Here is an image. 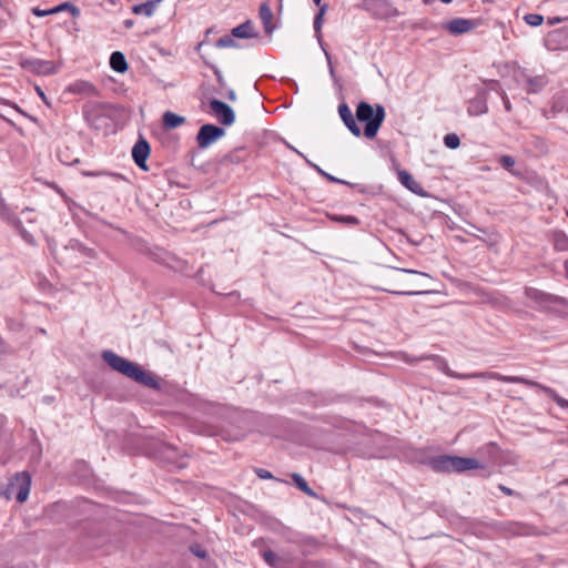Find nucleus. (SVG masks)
Masks as SVG:
<instances>
[{
    "label": "nucleus",
    "instance_id": "f257e3e1",
    "mask_svg": "<svg viewBox=\"0 0 568 568\" xmlns=\"http://www.w3.org/2000/svg\"><path fill=\"white\" fill-rule=\"evenodd\" d=\"M436 359L438 362V368L443 371L447 376L457 378V379H470V378H479V379H497L505 383H519L524 384L530 387H536L545 392L547 395H549L560 407H568V400L560 397L552 388L544 386L537 382L530 381L528 378L521 377V376H505L500 375L496 372H477V373H470V374H460L452 371L447 363L443 359H440L438 356L435 355H425L417 361H425V359Z\"/></svg>",
    "mask_w": 568,
    "mask_h": 568
},
{
    "label": "nucleus",
    "instance_id": "f03ea898",
    "mask_svg": "<svg viewBox=\"0 0 568 568\" xmlns=\"http://www.w3.org/2000/svg\"><path fill=\"white\" fill-rule=\"evenodd\" d=\"M105 363L114 371L150 388H159V382L151 374L142 369L136 363L130 362L112 351H104L102 354Z\"/></svg>",
    "mask_w": 568,
    "mask_h": 568
},
{
    "label": "nucleus",
    "instance_id": "7ed1b4c3",
    "mask_svg": "<svg viewBox=\"0 0 568 568\" xmlns=\"http://www.w3.org/2000/svg\"><path fill=\"white\" fill-rule=\"evenodd\" d=\"M385 109L377 104L373 108L367 102H359L356 109V118L361 122H365L364 135L367 139H374L385 119Z\"/></svg>",
    "mask_w": 568,
    "mask_h": 568
},
{
    "label": "nucleus",
    "instance_id": "20e7f679",
    "mask_svg": "<svg viewBox=\"0 0 568 568\" xmlns=\"http://www.w3.org/2000/svg\"><path fill=\"white\" fill-rule=\"evenodd\" d=\"M31 488V476L27 471L17 473L11 479L8 491L9 494H16L18 503H24L30 494Z\"/></svg>",
    "mask_w": 568,
    "mask_h": 568
},
{
    "label": "nucleus",
    "instance_id": "39448f33",
    "mask_svg": "<svg viewBox=\"0 0 568 568\" xmlns=\"http://www.w3.org/2000/svg\"><path fill=\"white\" fill-rule=\"evenodd\" d=\"M20 65L37 75H51L59 71L60 65L48 60L23 59Z\"/></svg>",
    "mask_w": 568,
    "mask_h": 568
},
{
    "label": "nucleus",
    "instance_id": "423d86ee",
    "mask_svg": "<svg viewBox=\"0 0 568 568\" xmlns=\"http://www.w3.org/2000/svg\"><path fill=\"white\" fill-rule=\"evenodd\" d=\"M225 135V130L214 124H204L200 128L196 142L200 149H207Z\"/></svg>",
    "mask_w": 568,
    "mask_h": 568
},
{
    "label": "nucleus",
    "instance_id": "0eeeda50",
    "mask_svg": "<svg viewBox=\"0 0 568 568\" xmlns=\"http://www.w3.org/2000/svg\"><path fill=\"white\" fill-rule=\"evenodd\" d=\"M210 108L221 124L232 125L234 123L235 113L225 102L213 99L210 101Z\"/></svg>",
    "mask_w": 568,
    "mask_h": 568
},
{
    "label": "nucleus",
    "instance_id": "6e6552de",
    "mask_svg": "<svg viewBox=\"0 0 568 568\" xmlns=\"http://www.w3.org/2000/svg\"><path fill=\"white\" fill-rule=\"evenodd\" d=\"M487 90L478 89L476 95L468 101L467 112L470 116H478L487 113Z\"/></svg>",
    "mask_w": 568,
    "mask_h": 568
},
{
    "label": "nucleus",
    "instance_id": "1a4fd4ad",
    "mask_svg": "<svg viewBox=\"0 0 568 568\" xmlns=\"http://www.w3.org/2000/svg\"><path fill=\"white\" fill-rule=\"evenodd\" d=\"M149 155H150L149 143L144 139L139 140L132 149V158H133L135 164L144 171L148 170L146 160H148Z\"/></svg>",
    "mask_w": 568,
    "mask_h": 568
},
{
    "label": "nucleus",
    "instance_id": "9d476101",
    "mask_svg": "<svg viewBox=\"0 0 568 568\" xmlns=\"http://www.w3.org/2000/svg\"><path fill=\"white\" fill-rule=\"evenodd\" d=\"M444 28L454 36L464 34L475 28V22L466 18H455L444 24Z\"/></svg>",
    "mask_w": 568,
    "mask_h": 568
},
{
    "label": "nucleus",
    "instance_id": "9b49d317",
    "mask_svg": "<svg viewBox=\"0 0 568 568\" xmlns=\"http://www.w3.org/2000/svg\"><path fill=\"white\" fill-rule=\"evenodd\" d=\"M68 92L85 97H97L100 93L98 88L93 83L85 80H77L73 83H71L68 87Z\"/></svg>",
    "mask_w": 568,
    "mask_h": 568
},
{
    "label": "nucleus",
    "instance_id": "f8f14e48",
    "mask_svg": "<svg viewBox=\"0 0 568 568\" xmlns=\"http://www.w3.org/2000/svg\"><path fill=\"white\" fill-rule=\"evenodd\" d=\"M338 114L341 119L343 120L344 124L347 126V129L355 135L361 136L362 131L361 128L357 125L353 113L347 104L342 103L338 106Z\"/></svg>",
    "mask_w": 568,
    "mask_h": 568
},
{
    "label": "nucleus",
    "instance_id": "ddd939ff",
    "mask_svg": "<svg viewBox=\"0 0 568 568\" xmlns=\"http://www.w3.org/2000/svg\"><path fill=\"white\" fill-rule=\"evenodd\" d=\"M398 180L410 192H413L417 195H422V196H424L426 194L423 186L407 171H405V170L399 171Z\"/></svg>",
    "mask_w": 568,
    "mask_h": 568
},
{
    "label": "nucleus",
    "instance_id": "4468645a",
    "mask_svg": "<svg viewBox=\"0 0 568 568\" xmlns=\"http://www.w3.org/2000/svg\"><path fill=\"white\" fill-rule=\"evenodd\" d=\"M257 33L255 32L254 26L251 21H246L235 28L232 29V37L239 39H250L255 38Z\"/></svg>",
    "mask_w": 568,
    "mask_h": 568
},
{
    "label": "nucleus",
    "instance_id": "2eb2a0df",
    "mask_svg": "<svg viewBox=\"0 0 568 568\" xmlns=\"http://www.w3.org/2000/svg\"><path fill=\"white\" fill-rule=\"evenodd\" d=\"M480 468L477 459L455 456L454 471H465Z\"/></svg>",
    "mask_w": 568,
    "mask_h": 568
},
{
    "label": "nucleus",
    "instance_id": "dca6fc26",
    "mask_svg": "<svg viewBox=\"0 0 568 568\" xmlns=\"http://www.w3.org/2000/svg\"><path fill=\"white\" fill-rule=\"evenodd\" d=\"M260 18L263 22L264 30L266 33H272L275 29L273 21V12L267 3H262L260 7Z\"/></svg>",
    "mask_w": 568,
    "mask_h": 568
},
{
    "label": "nucleus",
    "instance_id": "f3484780",
    "mask_svg": "<svg viewBox=\"0 0 568 568\" xmlns=\"http://www.w3.org/2000/svg\"><path fill=\"white\" fill-rule=\"evenodd\" d=\"M0 217L16 229H22V222L10 211L4 200L0 196Z\"/></svg>",
    "mask_w": 568,
    "mask_h": 568
},
{
    "label": "nucleus",
    "instance_id": "a211bd4d",
    "mask_svg": "<svg viewBox=\"0 0 568 568\" xmlns=\"http://www.w3.org/2000/svg\"><path fill=\"white\" fill-rule=\"evenodd\" d=\"M455 456H439L433 460V467L437 471L453 473Z\"/></svg>",
    "mask_w": 568,
    "mask_h": 568
},
{
    "label": "nucleus",
    "instance_id": "6ab92c4d",
    "mask_svg": "<svg viewBox=\"0 0 568 568\" xmlns=\"http://www.w3.org/2000/svg\"><path fill=\"white\" fill-rule=\"evenodd\" d=\"M110 67L113 71L124 73L128 70V62L122 52L115 51L110 57Z\"/></svg>",
    "mask_w": 568,
    "mask_h": 568
},
{
    "label": "nucleus",
    "instance_id": "aec40b11",
    "mask_svg": "<svg viewBox=\"0 0 568 568\" xmlns=\"http://www.w3.org/2000/svg\"><path fill=\"white\" fill-rule=\"evenodd\" d=\"M160 2H161V0H151V1H148L144 3L134 4L132 7V12L135 14H143L145 17H151L154 13L158 3H160Z\"/></svg>",
    "mask_w": 568,
    "mask_h": 568
},
{
    "label": "nucleus",
    "instance_id": "412c9836",
    "mask_svg": "<svg viewBox=\"0 0 568 568\" xmlns=\"http://www.w3.org/2000/svg\"><path fill=\"white\" fill-rule=\"evenodd\" d=\"M185 122V118L175 114L171 111H166L163 114V125L165 129H175Z\"/></svg>",
    "mask_w": 568,
    "mask_h": 568
},
{
    "label": "nucleus",
    "instance_id": "4be33fe9",
    "mask_svg": "<svg viewBox=\"0 0 568 568\" xmlns=\"http://www.w3.org/2000/svg\"><path fill=\"white\" fill-rule=\"evenodd\" d=\"M314 4L318 7V13L315 16L314 19V30L316 36L320 38L321 36V29L323 23V17L325 12L327 11V4L322 3V0H313Z\"/></svg>",
    "mask_w": 568,
    "mask_h": 568
},
{
    "label": "nucleus",
    "instance_id": "5701e85b",
    "mask_svg": "<svg viewBox=\"0 0 568 568\" xmlns=\"http://www.w3.org/2000/svg\"><path fill=\"white\" fill-rule=\"evenodd\" d=\"M292 478H293L294 483L296 484V486L298 487V489H301L303 493H305L306 495H308L311 497L315 496V493L313 491V489L308 486L306 480L300 474L294 473L292 475Z\"/></svg>",
    "mask_w": 568,
    "mask_h": 568
},
{
    "label": "nucleus",
    "instance_id": "b1692460",
    "mask_svg": "<svg viewBox=\"0 0 568 568\" xmlns=\"http://www.w3.org/2000/svg\"><path fill=\"white\" fill-rule=\"evenodd\" d=\"M554 245L558 251H568V236L562 232L554 234Z\"/></svg>",
    "mask_w": 568,
    "mask_h": 568
},
{
    "label": "nucleus",
    "instance_id": "393cba45",
    "mask_svg": "<svg viewBox=\"0 0 568 568\" xmlns=\"http://www.w3.org/2000/svg\"><path fill=\"white\" fill-rule=\"evenodd\" d=\"M526 295L528 298L536 301L538 303L548 302V295L536 288H526Z\"/></svg>",
    "mask_w": 568,
    "mask_h": 568
},
{
    "label": "nucleus",
    "instance_id": "a878e982",
    "mask_svg": "<svg viewBox=\"0 0 568 568\" xmlns=\"http://www.w3.org/2000/svg\"><path fill=\"white\" fill-rule=\"evenodd\" d=\"M264 560L272 567L280 568L282 566V559L271 550H265L262 554Z\"/></svg>",
    "mask_w": 568,
    "mask_h": 568
},
{
    "label": "nucleus",
    "instance_id": "bb28decb",
    "mask_svg": "<svg viewBox=\"0 0 568 568\" xmlns=\"http://www.w3.org/2000/svg\"><path fill=\"white\" fill-rule=\"evenodd\" d=\"M331 220L347 224V225H357L359 223L358 219L353 215H331Z\"/></svg>",
    "mask_w": 568,
    "mask_h": 568
},
{
    "label": "nucleus",
    "instance_id": "cd10ccee",
    "mask_svg": "<svg viewBox=\"0 0 568 568\" xmlns=\"http://www.w3.org/2000/svg\"><path fill=\"white\" fill-rule=\"evenodd\" d=\"M444 144L448 149H457L460 145V139L455 133H449L444 136Z\"/></svg>",
    "mask_w": 568,
    "mask_h": 568
},
{
    "label": "nucleus",
    "instance_id": "c85d7f7f",
    "mask_svg": "<svg viewBox=\"0 0 568 568\" xmlns=\"http://www.w3.org/2000/svg\"><path fill=\"white\" fill-rule=\"evenodd\" d=\"M524 20L531 27H538L544 22V17L537 13H528L524 17Z\"/></svg>",
    "mask_w": 568,
    "mask_h": 568
},
{
    "label": "nucleus",
    "instance_id": "c756f323",
    "mask_svg": "<svg viewBox=\"0 0 568 568\" xmlns=\"http://www.w3.org/2000/svg\"><path fill=\"white\" fill-rule=\"evenodd\" d=\"M490 84L493 85L491 89L497 91L500 94L503 102H504L505 110L507 112H510L513 108H511V103H510L508 97L506 95V93L504 91L499 90L498 83L496 81H490Z\"/></svg>",
    "mask_w": 568,
    "mask_h": 568
},
{
    "label": "nucleus",
    "instance_id": "7c9ffc66",
    "mask_svg": "<svg viewBox=\"0 0 568 568\" xmlns=\"http://www.w3.org/2000/svg\"><path fill=\"white\" fill-rule=\"evenodd\" d=\"M216 47L217 48H235V47H237V44L232 37L225 36V37L220 38L216 41Z\"/></svg>",
    "mask_w": 568,
    "mask_h": 568
},
{
    "label": "nucleus",
    "instance_id": "2f4dec72",
    "mask_svg": "<svg viewBox=\"0 0 568 568\" xmlns=\"http://www.w3.org/2000/svg\"><path fill=\"white\" fill-rule=\"evenodd\" d=\"M499 163L507 170H510L515 165V159L511 155H501Z\"/></svg>",
    "mask_w": 568,
    "mask_h": 568
},
{
    "label": "nucleus",
    "instance_id": "473e14b6",
    "mask_svg": "<svg viewBox=\"0 0 568 568\" xmlns=\"http://www.w3.org/2000/svg\"><path fill=\"white\" fill-rule=\"evenodd\" d=\"M53 9H59V12H61L63 10H70L72 16H78L79 14V9L77 7L70 4L69 2H64L62 4H59V6L54 7Z\"/></svg>",
    "mask_w": 568,
    "mask_h": 568
},
{
    "label": "nucleus",
    "instance_id": "72a5a7b5",
    "mask_svg": "<svg viewBox=\"0 0 568 568\" xmlns=\"http://www.w3.org/2000/svg\"><path fill=\"white\" fill-rule=\"evenodd\" d=\"M99 106H100V104H98V103H90V104H87V105L84 106L83 114H84L85 120H87L89 123H92V120H91V112H92L94 109H98Z\"/></svg>",
    "mask_w": 568,
    "mask_h": 568
},
{
    "label": "nucleus",
    "instance_id": "f704fd0d",
    "mask_svg": "<svg viewBox=\"0 0 568 568\" xmlns=\"http://www.w3.org/2000/svg\"><path fill=\"white\" fill-rule=\"evenodd\" d=\"M59 12V9H49V10H41L39 8H33L32 9V13L37 17H45V16H49V14H54V13H58Z\"/></svg>",
    "mask_w": 568,
    "mask_h": 568
},
{
    "label": "nucleus",
    "instance_id": "c9c22d12",
    "mask_svg": "<svg viewBox=\"0 0 568 568\" xmlns=\"http://www.w3.org/2000/svg\"><path fill=\"white\" fill-rule=\"evenodd\" d=\"M255 473L262 479H271V478H273L272 474L268 470L263 469V468L255 469Z\"/></svg>",
    "mask_w": 568,
    "mask_h": 568
},
{
    "label": "nucleus",
    "instance_id": "e433bc0d",
    "mask_svg": "<svg viewBox=\"0 0 568 568\" xmlns=\"http://www.w3.org/2000/svg\"><path fill=\"white\" fill-rule=\"evenodd\" d=\"M288 146H290V149H292L293 151H295L300 156H302L303 159H305V160H306V162L308 163V165H311L314 170H316V171L320 173V171H321L322 169H321L318 165H316L315 163H312L310 160H307V159L305 158V155H304L303 153H301L300 151H297L295 148H293V146H291V145H288Z\"/></svg>",
    "mask_w": 568,
    "mask_h": 568
},
{
    "label": "nucleus",
    "instance_id": "4c0bfd02",
    "mask_svg": "<svg viewBox=\"0 0 568 568\" xmlns=\"http://www.w3.org/2000/svg\"><path fill=\"white\" fill-rule=\"evenodd\" d=\"M16 230L21 234V236H22L27 242L32 243V241H33L32 235H31V234H29V233L24 230V227H23V226H22V229H16Z\"/></svg>",
    "mask_w": 568,
    "mask_h": 568
},
{
    "label": "nucleus",
    "instance_id": "58836bf2",
    "mask_svg": "<svg viewBox=\"0 0 568 568\" xmlns=\"http://www.w3.org/2000/svg\"><path fill=\"white\" fill-rule=\"evenodd\" d=\"M396 270L400 271V272H404V273L419 274V275H423V276H428L426 273L418 272V271H415V270H409V268H396Z\"/></svg>",
    "mask_w": 568,
    "mask_h": 568
},
{
    "label": "nucleus",
    "instance_id": "ea45409f",
    "mask_svg": "<svg viewBox=\"0 0 568 568\" xmlns=\"http://www.w3.org/2000/svg\"><path fill=\"white\" fill-rule=\"evenodd\" d=\"M325 178H326L328 181L334 182V183H343V184H345V183H346L345 181H343V180H341V179H337V178H335V176H333V175H331V174H328V173H327V174H325Z\"/></svg>",
    "mask_w": 568,
    "mask_h": 568
},
{
    "label": "nucleus",
    "instance_id": "a19ab883",
    "mask_svg": "<svg viewBox=\"0 0 568 568\" xmlns=\"http://www.w3.org/2000/svg\"><path fill=\"white\" fill-rule=\"evenodd\" d=\"M499 489L507 496H513L515 494L514 490L504 485H499Z\"/></svg>",
    "mask_w": 568,
    "mask_h": 568
},
{
    "label": "nucleus",
    "instance_id": "79ce46f5",
    "mask_svg": "<svg viewBox=\"0 0 568 568\" xmlns=\"http://www.w3.org/2000/svg\"><path fill=\"white\" fill-rule=\"evenodd\" d=\"M324 52H325V57H326L327 62H328L329 72H331L332 75H334V68H333L332 62H331V55H329V53L326 50H324Z\"/></svg>",
    "mask_w": 568,
    "mask_h": 568
},
{
    "label": "nucleus",
    "instance_id": "37998d69",
    "mask_svg": "<svg viewBox=\"0 0 568 568\" xmlns=\"http://www.w3.org/2000/svg\"><path fill=\"white\" fill-rule=\"evenodd\" d=\"M36 91H37V93L39 94V97L42 99V101H44V102L48 104L47 97H45L44 92L41 90V88H40V87H37V88H36Z\"/></svg>",
    "mask_w": 568,
    "mask_h": 568
},
{
    "label": "nucleus",
    "instance_id": "c03bdc74",
    "mask_svg": "<svg viewBox=\"0 0 568 568\" xmlns=\"http://www.w3.org/2000/svg\"><path fill=\"white\" fill-rule=\"evenodd\" d=\"M561 21H562V19H561V18H559V17H554V18H549V19H548V23H549L550 26H555V24H557V23H559V22H561Z\"/></svg>",
    "mask_w": 568,
    "mask_h": 568
},
{
    "label": "nucleus",
    "instance_id": "a18cd8bd",
    "mask_svg": "<svg viewBox=\"0 0 568 568\" xmlns=\"http://www.w3.org/2000/svg\"><path fill=\"white\" fill-rule=\"evenodd\" d=\"M124 27L128 28V29L132 28L133 27V21L132 20H125L124 21Z\"/></svg>",
    "mask_w": 568,
    "mask_h": 568
},
{
    "label": "nucleus",
    "instance_id": "49530a36",
    "mask_svg": "<svg viewBox=\"0 0 568 568\" xmlns=\"http://www.w3.org/2000/svg\"><path fill=\"white\" fill-rule=\"evenodd\" d=\"M194 554L197 556V557H201V558H204L205 557V552L204 551H194Z\"/></svg>",
    "mask_w": 568,
    "mask_h": 568
},
{
    "label": "nucleus",
    "instance_id": "de8ad7c7",
    "mask_svg": "<svg viewBox=\"0 0 568 568\" xmlns=\"http://www.w3.org/2000/svg\"><path fill=\"white\" fill-rule=\"evenodd\" d=\"M395 294H404V295H412L416 294V292H394Z\"/></svg>",
    "mask_w": 568,
    "mask_h": 568
},
{
    "label": "nucleus",
    "instance_id": "09e8293b",
    "mask_svg": "<svg viewBox=\"0 0 568 568\" xmlns=\"http://www.w3.org/2000/svg\"><path fill=\"white\" fill-rule=\"evenodd\" d=\"M554 108L557 110H561V106L558 105V101L555 102Z\"/></svg>",
    "mask_w": 568,
    "mask_h": 568
},
{
    "label": "nucleus",
    "instance_id": "8fccbe9b",
    "mask_svg": "<svg viewBox=\"0 0 568 568\" xmlns=\"http://www.w3.org/2000/svg\"><path fill=\"white\" fill-rule=\"evenodd\" d=\"M320 174L323 175L325 178V174H327L325 171L321 170L320 171Z\"/></svg>",
    "mask_w": 568,
    "mask_h": 568
},
{
    "label": "nucleus",
    "instance_id": "3c124183",
    "mask_svg": "<svg viewBox=\"0 0 568 568\" xmlns=\"http://www.w3.org/2000/svg\"><path fill=\"white\" fill-rule=\"evenodd\" d=\"M565 267H566V271H567V274H568V261L565 262Z\"/></svg>",
    "mask_w": 568,
    "mask_h": 568
},
{
    "label": "nucleus",
    "instance_id": "603ef678",
    "mask_svg": "<svg viewBox=\"0 0 568 568\" xmlns=\"http://www.w3.org/2000/svg\"><path fill=\"white\" fill-rule=\"evenodd\" d=\"M14 108H16V109H17V111H19L20 113H23V112L21 111V109H20L18 105H16Z\"/></svg>",
    "mask_w": 568,
    "mask_h": 568
},
{
    "label": "nucleus",
    "instance_id": "864d4df0",
    "mask_svg": "<svg viewBox=\"0 0 568 568\" xmlns=\"http://www.w3.org/2000/svg\"><path fill=\"white\" fill-rule=\"evenodd\" d=\"M444 3H449L452 2L453 0H442Z\"/></svg>",
    "mask_w": 568,
    "mask_h": 568
},
{
    "label": "nucleus",
    "instance_id": "5fc2aeb1",
    "mask_svg": "<svg viewBox=\"0 0 568 568\" xmlns=\"http://www.w3.org/2000/svg\"><path fill=\"white\" fill-rule=\"evenodd\" d=\"M530 84L536 85V82H534V80H530Z\"/></svg>",
    "mask_w": 568,
    "mask_h": 568
},
{
    "label": "nucleus",
    "instance_id": "6e6d98bb",
    "mask_svg": "<svg viewBox=\"0 0 568 568\" xmlns=\"http://www.w3.org/2000/svg\"><path fill=\"white\" fill-rule=\"evenodd\" d=\"M530 84L536 85V82H534V80H530Z\"/></svg>",
    "mask_w": 568,
    "mask_h": 568
},
{
    "label": "nucleus",
    "instance_id": "4d7b16f0",
    "mask_svg": "<svg viewBox=\"0 0 568 568\" xmlns=\"http://www.w3.org/2000/svg\"><path fill=\"white\" fill-rule=\"evenodd\" d=\"M88 175L94 176V175H97V173H88Z\"/></svg>",
    "mask_w": 568,
    "mask_h": 568
}]
</instances>
